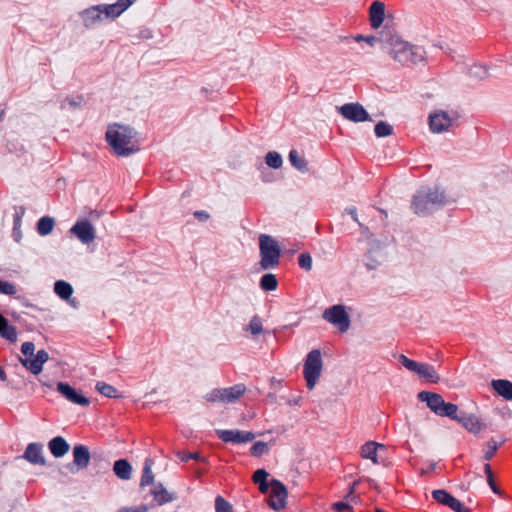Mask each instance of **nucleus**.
<instances>
[{
  "label": "nucleus",
  "mask_w": 512,
  "mask_h": 512,
  "mask_svg": "<svg viewBox=\"0 0 512 512\" xmlns=\"http://www.w3.org/2000/svg\"><path fill=\"white\" fill-rule=\"evenodd\" d=\"M448 202L443 191L438 188L422 187L417 191L412 200V209L418 215H428Z\"/></svg>",
  "instance_id": "f257e3e1"
},
{
  "label": "nucleus",
  "mask_w": 512,
  "mask_h": 512,
  "mask_svg": "<svg viewBox=\"0 0 512 512\" xmlns=\"http://www.w3.org/2000/svg\"><path fill=\"white\" fill-rule=\"evenodd\" d=\"M133 137L131 128L118 124L108 126L105 134L108 145L118 156H128L135 151L132 144Z\"/></svg>",
  "instance_id": "f03ea898"
},
{
  "label": "nucleus",
  "mask_w": 512,
  "mask_h": 512,
  "mask_svg": "<svg viewBox=\"0 0 512 512\" xmlns=\"http://www.w3.org/2000/svg\"><path fill=\"white\" fill-rule=\"evenodd\" d=\"M390 56L402 65L416 64L424 59V50L399 38L390 40Z\"/></svg>",
  "instance_id": "7ed1b4c3"
},
{
  "label": "nucleus",
  "mask_w": 512,
  "mask_h": 512,
  "mask_svg": "<svg viewBox=\"0 0 512 512\" xmlns=\"http://www.w3.org/2000/svg\"><path fill=\"white\" fill-rule=\"evenodd\" d=\"M418 400L425 402L427 407L437 416L457 418L458 406L445 402L444 398L434 392L421 391L418 393Z\"/></svg>",
  "instance_id": "20e7f679"
},
{
  "label": "nucleus",
  "mask_w": 512,
  "mask_h": 512,
  "mask_svg": "<svg viewBox=\"0 0 512 512\" xmlns=\"http://www.w3.org/2000/svg\"><path fill=\"white\" fill-rule=\"evenodd\" d=\"M260 265L264 270L278 266L281 250L277 241L270 235L261 234L259 237Z\"/></svg>",
  "instance_id": "39448f33"
},
{
  "label": "nucleus",
  "mask_w": 512,
  "mask_h": 512,
  "mask_svg": "<svg viewBox=\"0 0 512 512\" xmlns=\"http://www.w3.org/2000/svg\"><path fill=\"white\" fill-rule=\"evenodd\" d=\"M323 367L322 354L319 349L311 350L305 359L303 375L307 388L312 390L318 382Z\"/></svg>",
  "instance_id": "423d86ee"
},
{
  "label": "nucleus",
  "mask_w": 512,
  "mask_h": 512,
  "mask_svg": "<svg viewBox=\"0 0 512 512\" xmlns=\"http://www.w3.org/2000/svg\"><path fill=\"white\" fill-rule=\"evenodd\" d=\"M246 392L244 384H236L228 388H215L205 395L207 402L234 403Z\"/></svg>",
  "instance_id": "0eeeda50"
},
{
  "label": "nucleus",
  "mask_w": 512,
  "mask_h": 512,
  "mask_svg": "<svg viewBox=\"0 0 512 512\" xmlns=\"http://www.w3.org/2000/svg\"><path fill=\"white\" fill-rule=\"evenodd\" d=\"M322 317L325 321L337 327L340 332H346L350 327V317L343 305H333L325 309Z\"/></svg>",
  "instance_id": "6e6552de"
},
{
  "label": "nucleus",
  "mask_w": 512,
  "mask_h": 512,
  "mask_svg": "<svg viewBox=\"0 0 512 512\" xmlns=\"http://www.w3.org/2000/svg\"><path fill=\"white\" fill-rule=\"evenodd\" d=\"M73 234L83 244H90L96 238V231L92 223L87 219L77 221L71 228Z\"/></svg>",
  "instance_id": "1a4fd4ad"
},
{
  "label": "nucleus",
  "mask_w": 512,
  "mask_h": 512,
  "mask_svg": "<svg viewBox=\"0 0 512 512\" xmlns=\"http://www.w3.org/2000/svg\"><path fill=\"white\" fill-rule=\"evenodd\" d=\"M287 494V489L284 484L279 480L273 479L270 482V494L268 499L269 506L274 510L284 508Z\"/></svg>",
  "instance_id": "9d476101"
},
{
  "label": "nucleus",
  "mask_w": 512,
  "mask_h": 512,
  "mask_svg": "<svg viewBox=\"0 0 512 512\" xmlns=\"http://www.w3.org/2000/svg\"><path fill=\"white\" fill-rule=\"evenodd\" d=\"M339 113L352 122L370 121L371 118L364 107L359 103H347L338 108Z\"/></svg>",
  "instance_id": "9b49d317"
},
{
  "label": "nucleus",
  "mask_w": 512,
  "mask_h": 512,
  "mask_svg": "<svg viewBox=\"0 0 512 512\" xmlns=\"http://www.w3.org/2000/svg\"><path fill=\"white\" fill-rule=\"evenodd\" d=\"M217 437L222 440L223 442H230L233 444H242L251 442L254 440L255 435L250 431H242L237 429H231V430H222L218 429L216 430Z\"/></svg>",
  "instance_id": "f8f14e48"
},
{
  "label": "nucleus",
  "mask_w": 512,
  "mask_h": 512,
  "mask_svg": "<svg viewBox=\"0 0 512 512\" xmlns=\"http://www.w3.org/2000/svg\"><path fill=\"white\" fill-rule=\"evenodd\" d=\"M384 452H386L385 445L377 443L375 441H368L365 444H363L360 448L361 457L364 459L371 460L373 464L376 465L384 463Z\"/></svg>",
  "instance_id": "ddd939ff"
},
{
  "label": "nucleus",
  "mask_w": 512,
  "mask_h": 512,
  "mask_svg": "<svg viewBox=\"0 0 512 512\" xmlns=\"http://www.w3.org/2000/svg\"><path fill=\"white\" fill-rule=\"evenodd\" d=\"M432 497L439 504L449 507L455 512H472L470 508L462 504L458 499L448 493L446 490L437 489L432 492Z\"/></svg>",
  "instance_id": "4468645a"
},
{
  "label": "nucleus",
  "mask_w": 512,
  "mask_h": 512,
  "mask_svg": "<svg viewBox=\"0 0 512 512\" xmlns=\"http://www.w3.org/2000/svg\"><path fill=\"white\" fill-rule=\"evenodd\" d=\"M56 389L66 400L73 404L83 407H86L90 404V401L87 397L79 393L66 382H58Z\"/></svg>",
  "instance_id": "2eb2a0df"
},
{
  "label": "nucleus",
  "mask_w": 512,
  "mask_h": 512,
  "mask_svg": "<svg viewBox=\"0 0 512 512\" xmlns=\"http://www.w3.org/2000/svg\"><path fill=\"white\" fill-rule=\"evenodd\" d=\"M136 0H117L113 4H100L104 20H113L126 11Z\"/></svg>",
  "instance_id": "dca6fc26"
},
{
  "label": "nucleus",
  "mask_w": 512,
  "mask_h": 512,
  "mask_svg": "<svg viewBox=\"0 0 512 512\" xmlns=\"http://www.w3.org/2000/svg\"><path fill=\"white\" fill-rule=\"evenodd\" d=\"M48 359V353L44 349H41L37 351L36 355H33L30 358H20V362L32 374L38 375L42 371L43 365L48 361Z\"/></svg>",
  "instance_id": "f3484780"
},
{
  "label": "nucleus",
  "mask_w": 512,
  "mask_h": 512,
  "mask_svg": "<svg viewBox=\"0 0 512 512\" xmlns=\"http://www.w3.org/2000/svg\"><path fill=\"white\" fill-rule=\"evenodd\" d=\"M452 125V119L447 112L438 111L429 116V126L433 133H442Z\"/></svg>",
  "instance_id": "a211bd4d"
},
{
  "label": "nucleus",
  "mask_w": 512,
  "mask_h": 512,
  "mask_svg": "<svg viewBox=\"0 0 512 512\" xmlns=\"http://www.w3.org/2000/svg\"><path fill=\"white\" fill-rule=\"evenodd\" d=\"M362 479L354 481L349 489V492L344 497L343 501L335 502L332 507L337 512H346L352 510V505L357 504L359 501V496L356 495V487L361 483Z\"/></svg>",
  "instance_id": "6ab92c4d"
},
{
  "label": "nucleus",
  "mask_w": 512,
  "mask_h": 512,
  "mask_svg": "<svg viewBox=\"0 0 512 512\" xmlns=\"http://www.w3.org/2000/svg\"><path fill=\"white\" fill-rule=\"evenodd\" d=\"M22 458L33 465L44 466L46 464V460L43 455V445L37 442L27 445Z\"/></svg>",
  "instance_id": "aec40b11"
},
{
  "label": "nucleus",
  "mask_w": 512,
  "mask_h": 512,
  "mask_svg": "<svg viewBox=\"0 0 512 512\" xmlns=\"http://www.w3.org/2000/svg\"><path fill=\"white\" fill-rule=\"evenodd\" d=\"M81 20L86 28H91L104 21L101 5H94L80 12Z\"/></svg>",
  "instance_id": "412c9836"
},
{
  "label": "nucleus",
  "mask_w": 512,
  "mask_h": 512,
  "mask_svg": "<svg viewBox=\"0 0 512 512\" xmlns=\"http://www.w3.org/2000/svg\"><path fill=\"white\" fill-rule=\"evenodd\" d=\"M385 4L381 1H374L369 8L370 25L374 29H378L384 21Z\"/></svg>",
  "instance_id": "4be33fe9"
},
{
  "label": "nucleus",
  "mask_w": 512,
  "mask_h": 512,
  "mask_svg": "<svg viewBox=\"0 0 512 512\" xmlns=\"http://www.w3.org/2000/svg\"><path fill=\"white\" fill-rule=\"evenodd\" d=\"M89 449L82 445H75L73 448V463L77 466L78 470H83L88 467L90 463Z\"/></svg>",
  "instance_id": "5701e85b"
},
{
  "label": "nucleus",
  "mask_w": 512,
  "mask_h": 512,
  "mask_svg": "<svg viewBox=\"0 0 512 512\" xmlns=\"http://www.w3.org/2000/svg\"><path fill=\"white\" fill-rule=\"evenodd\" d=\"M458 421L467 431L471 433H478L481 430V423L479 419L473 414L457 413V418H451Z\"/></svg>",
  "instance_id": "b1692460"
},
{
  "label": "nucleus",
  "mask_w": 512,
  "mask_h": 512,
  "mask_svg": "<svg viewBox=\"0 0 512 512\" xmlns=\"http://www.w3.org/2000/svg\"><path fill=\"white\" fill-rule=\"evenodd\" d=\"M151 494L158 505H164L176 499V495L168 492L162 483L154 485Z\"/></svg>",
  "instance_id": "393cba45"
},
{
  "label": "nucleus",
  "mask_w": 512,
  "mask_h": 512,
  "mask_svg": "<svg viewBox=\"0 0 512 512\" xmlns=\"http://www.w3.org/2000/svg\"><path fill=\"white\" fill-rule=\"evenodd\" d=\"M48 448L54 457L60 458L69 451L70 446L63 437L57 436L49 441Z\"/></svg>",
  "instance_id": "a878e982"
},
{
  "label": "nucleus",
  "mask_w": 512,
  "mask_h": 512,
  "mask_svg": "<svg viewBox=\"0 0 512 512\" xmlns=\"http://www.w3.org/2000/svg\"><path fill=\"white\" fill-rule=\"evenodd\" d=\"M493 389L504 399L512 400V382L509 380L498 379L492 381Z\"/></svg>",
  "instance_id": "bb28decb"
},
{
  "label": "nucleus",
  "mask_w": 512,
  "mask_h": 512,
  "mask_svg": "<svg viewBox=\"0 0 512 512\" xmlns=\"http://www.w3.org/2000/svg\"><path fill=\"white\" fill-rule=\"evenodd\" d=\"M113 471L116 476L122 480H129L131 478L132 467L125 459L115 461Z\"/></svg>",
  "instance_id": "cd10ccee"
},
{
  "label": "nucleus",
  "mask_w": 512,
  "mask_h": 512,
  "mask_svg": "<svg viewBox=\"0 0 512 512\" xmlns=\"http://www.w3.org/2000/svg\"><path fill=\"white\" fill-rule=\"evenodd\" d=\"M0 336L11 342L17 340L16 328L9 324L8 320L2 314H0Z\"/></svg>",
  "instance_id": "c85d7f7f"
},
{
  "label": "nucleus",
  "mask_w": 512,
  "mask_h": 512,
  "mask_svg": "<svg viewBox=\"0 0 512 512\" xmlns=\"http://www.w3.org/2000/svg\"><path fill=\"white\" fill-rule=\"evenodd\" d=\"M417 375L426 379L430 383H438L440 377L434 367L427 363H421Z\"/></svg>",
  "instance_id": "c756f323"
},
{
  "label": "nucleus",
  "mask_w": 512,
  "mask_h": 512,
  "mask_svg": "<svg viewBox=\"0 0 512 512\" xmlns=\"http://www.w3.org/2000/svg\"><path fill=\"white\" fill-rule=\"evenodd\" d=\"M54 292L61 299L69 300L72 296L73 288L68 282L58 280L54 283Z\"/></svg>",
  "instance_id": "7c9ffc66"
},
{
  "label": "nucleus",
  "mask_w": 512,
  "mask_h": 512,
  "mask_svg": "<svg viewBox=\"0 0 512 512\" xmlns=\"http://www.w3.org/2000/svg\"><path fill=\"white\" fill-rule=\"evenodd\" d=\"M55 221L52 217L43 216L37 222V232L41 236L50 234L54 228Z\"/></svg>",
  "instance_id": "2f4dec72"
},
{
  "label": "nucleus",
  "mask_w": 512,
  "mask_h": 512,
  "mask_svg": "<svg viewBox=\"0 0 512 512\" xmlns=\"http://www.w3.org/2000/svg\"><path fill=\"white\" fill-rule=\"evenodd\" d=\"M259 285L263 291H274L278 287V281L274 274L267 273L261 277Z\"/></svg>",
  "instance_id": "473e14b6"
},
{
  "label": "nucleus",
  "mask_w": 512,
  "mask_h": 512,
  "mask_svg": "<svg viewBox=\"0 0 512 512\" xmlns=\"http://www.w3.org/2000/svg\"><path fill=\"white\" fill-rule=\"evenodd\" d=\"M289 161L291 165L299 171L307 170V162L303 156H301L297 150H291L289 153Z\"/></svg>",
  "instance_id": "72a5a7b5"
},
{
  "label": "nucleus",
  "mask_w": 512,
  "mask_h": 512,
  "mask_svg": "<svg viewBox=\"0 0 512 512\" xmlns=\"http://www.w3.org/2000/svg\"><path fill=\"white\" fill-rule=\"evenodd\" d=\"M95 388L101 395H103L105 397H108V398H117L118 397L117 389L114 386L107 384L103 381L97 382Z\"/></svg>",
  "instance_id": "f704fd0d"
},
{
  "label": "nucleus",
  "mask_w": 512,
  "mask_h": 512,
  "mask_svg": "<svg viewBox=\"0 0 512 512\" xmlns=\"http://www.w3.org/2000/svg\"><path fill=\"white\" fill-rule=\"evenodd\" d=\"M244 330L249 331L253 336L261 334L263 332V324L261 318L258 315H254Z\"/></svg>",
  "instance_id": "c9c22d12"
},
{
  "label": "nucleus",
  "mask_w": 512,
  "mask_h": 512,
  "mask_svg": "<svg viewBox=\"0 0 512 512\" xmlns=\"http://www.w3.org/2000/svg\"><path fill=\"white\" fill-rule=\"evenodd\" d=\"M154 481V475L151 470V463L150 460L145 461V466L143 468V472L141 475L140 485L141 486H148L151 485Z\"/></svg>",
  "instance_id": "e433bc0d"
},
{
  "label": "nucleus",
  "mask_w": 512,
  "mask_h": 512,
  "mask_svg": "<svg viewBox=\"0 0 512 512\" xmlns=\"http://www.w3.org/2000/svg\"><path fill=\"white\" fill-rule=\"evenodd\" d=\"M265 162L269 167L278 169L282 166L283 160L278 152L270 151L266 154Z\"/></svg>",
  "instance_id": "4c0bfd02"
},
{
  "label": "nucleus",
  "mask_w": 512,
  "mask_h": 512,
  "mask_svg": "<svg viewBox=\"0 0 512 512\" xmlns=\"http://www.w3.org/2000/svg\"><path fill=\"white\" fill-rule=\"evenodd\" d=\"M374 132L377 137H387L393 133V128L388 123L380 121L375 125Z\"/></svg>",
  "instance_id": "58836bf2"
},
{
  "label": "nucleus",
  "mask_w": 512,
  "mask_h": 512,
  "mask_svg": "<svg viewBox=\"0 0 512 512\" xmlns=\"http://www.w3.org/2000/svg\"><path fill=\"white\" fill-rule=\"evenodd\" d=\"M398 361L400 362V364L402 366H404L407 370L411 371V372H414L417 374L418 372V369L420 367V364L419 362L417 361H414L412 359H409L408 357H406L405 355L401 354L398 358Z\"/></svg>",
  "instance_id": "ea45409f"
},
{
  "label": "nucleus",
  "mask_w": 512,
  "mask_h": 512,
  "mask_svg": "<svg viewBox=\"0 0 512 512\" xmlns=\"http://www.w3.org/2000/svg\"><path fill=\"white\" fill-rule=\"evenodd\" d=\"M498 448H499V445L497 444V442L494 439H491L490 441H488L486 444L485 450H484V455H483L484 460L490 461L493 458V456L495 455V453L497 452Z\"/></svg>",
  "instance_id": "a19ab883"
},
{
  "label": "nucleus",
  "mask_w": 512,
  "mask_h": 512,
  "mask_svg": "<svg viewBox=\"0 0 512 512\" xmlns=\"http://www.w3.org/2000/svg\"><path fill=\"white\" fill-rule=\"evenodd\" d=\"M215 511L216 512H232V505L225 500L222 496H217L215 499Z\"/></svg>",
  "instance_id": "79ce46f5"
},
{
  "label": "nucleus",
  "mask_w": 512,
  "mask_h": 512,
  "mask_svg": "<svg viewBox=\"0 0 512 512\" xmlns=\"http://www.w3.org/2000/svg\"><path fill=\"white\" fill-rule=\"evenodd\" d=\"M17 293L15 284L0 279V294L13 296Z\"/></svg>",
  "instance_id": "37998d69"
},
{
  "label": "nucleus",
  "mask_w": 512,
  "mask_h": 512,
  "mask_svg": "<svg viewBox=\"0 0 512 512\" xmlns=\"http://www.w3.org/2000/svg\"><path fill=\"white\" fill-rule=\"evenodd\" d=\"M250 452L253 456L260 457L268 452V445L265 442L258 441L252 445Z\"/></svg>",
  "instance_id": "c03bdc74"
},
{
  "label": "nucleus",
  "mask_w": 512,
  "mask_h": 512,
  "mask_svg": "<svg viewBox=\"0 0 512 512\" xmlns=\"http://www.w3.org/2000/svg\"><path fill=\"white\" fill-rule=\"evenodd\" d=\"M298 265L300 268L310 271L312 269V257L309 253H301L298 257Z\"/></svg>",
  "instance_id": "a18cd8bd"
},
{
  "label": "nucleus",
  "mask_w": 512,
  "mask_h": 512,
  "mask_svg": "<svg viewBox=\"0 0 512 512\" xmlns=\"http://www.w3.org/2000/svg\"><path fill=\"white\" fill-rule=\"evenodd\" d=\"M469 73L471 76L482 79L487 75V69L483 65H474L470 68Z\"/></svg>",
  "instance_id": "49530a36"
},
{
  "label": "nucleus",
  "mask_w": 512,
  "mask_h": 512,
  "mask_svg": "<svg viewBox=\"0 0 512 512\" xmlns=\"http://www.w3.org/2000/svg\"><path fill=\"white\" fill-rule=\"evenodd\" d=\"M35 345L33 342H24L21 346V352L25 358H30L34 355Z\"/></svg>",
  "instance_id": "de8ad7c7"
},
{
  "label": "nucleus",
  "mask_w": 512,
  "mask_h": 512,
  "mask_svg": "<svg viewBox=\"0 0 512 512\" xmlns=\"http://www.w3.org/2000/svg\"><path fill=\"white\" fill-rule=\"evenodd\" d=\"M268 476H269V474L266 470L258 469L253 474V481L256 484H259V483L267 481Z\"/></svg>",
  "instance_id": "09e8293b"
},
{
  "label": "nucleus",
  "mask_w": 512,
  "mask_h": 512,
  "mask_svg": "<svg viewBox=\"0 0 512 512\" xmlns=\"http://www.w3.org/2000/svg\"><path fill=\"white\" fill-rule=\"evenodd\" d=\"M181 460L184 461V462H188L189 460L193 459V460H196V461H204L205 459L197 452H193V453H182L181 455Z\"/></svg>",
  "instance_id": "8fccbe9b"
},
{
  "label": "nucleus",
  "mask_w": 512,
  "mask_h": 512,
  "mask_svg": "<svg viewBox=\"0 0 512 512\" xmlns=\"http://www.w3.org/2000/svg\"><path fill=\"white\" fill-rule=\"evenodd\" d=\"M147 508L144 505H140L138 507H122L116 512H146Z\"/></svg>",
  "instance_id": "3c124183"
},
{
  "label": "nucleus",
  "mask_w": 512,
  "mask_h": 512,
  "mask_svg": "<svg viewBox=\"0 0 512 512\" xmlns=\"http://www.w3.org/2000/svg\"><path fill=\"white\" fill-rule=\"evenodd\" d=\"M355 40L357 42L359 41H363V42H366L368 43L369 45H374L375 41H376V38L374 36H368V37H365V36H362V35H357L355 37Z\"/></svg>",
  "instance_id": "603ef678"
},
{
  "label": "nucleus",
  "mask_w": 512,
  "mask_h": 512,
  "mask_svg": "<svg viewBox=\"0 0 512 512\" xmlns=\"http://www.w3.org/2000/svg\"><path fill=\"white\" fill-rule=\"evenodd\" d=\"M349 215H351L353 221H355L356 223H358L360 225V227H362V224L359 222L358 220V215H357V209L355 207H350V208H347L345 210Z\"/></svg>",
  "instance_id": "864d4df0"
},
{
  "label": "nucleus",
  "mask_w": 512,
  "mask_h": 512,
  "mask_svg": "<svg viewBox=\"0 0 512 512\" xmlns=\"http://www.w3.org/2000/svg\"><path fill=\"white\" fill-rule=\"evenodd\" d=\"M195 218H197L199 221H206L209 219V214L206 211L200 210L194 212Z\"/></svg>",
  "instance_id": "5fc2aeb1"
},
{
  "label": "nucleus",
  "mask_w": 512,
  "mask_h": 512,
  "mask_svg": "<svg viewBox=\"0 0 512 512\" xmlns=\"http://www.w3.org/2000/svg\"><path fill=\"white\" fill-rule=\"evenodd\" d=\"M66 104H68L69 106H71V107H74V108H75V107H78V106H79L80 102H77V101H75V100H73V99L66 98V99L62 102V104H61V108H62V109H64V108L66 107Z\"/></svg>",
  "instance_id": "6e6d98bb"
},
{
  "label": "nucleus",
  "mask_w": 512,
  "mask_h": 512,
  "mask_svg": "<svg viewBox=\"0 0 512 512\" xmlns=\"http://www.w3.org/2000/svg\"><path fill=\"white\" fill-rule=\"evenodd\" d=\"M487 482H488V485L490 486L491 490L495 493V494H499L500 491L499 489L497 488L495 482H494V479L493 477L491 478H487Z\"/></svg>",
  "instance_id": "4d7b16f0"
},
{
  "label": "nucleus",
  "mask_w": 512,
  "mask_h": 512,
  "mask_svg": "<svg viewBox=\"0 0 512 512\" xmlns=\"http://www.w3.org/2000/svg\"><path fill=\"white\" fill-rule=\"evenodd\" d=\"M258 485H259V491L261 493H264V494L268 493L269 488H270V484L267 481L259 483Z\"/></svg>",
  "instance_id": "13d9d810"
},
{
  "label": "nucleus",
  "mask_w": 512,
  "mask_h": 512,
  "mask_svg": "<svg viewBox=\"0 0 512 512\" xmlns=\"http://www.w3.org/2000/svg\"><path fill=\"white\" fill-rule=\"evenodd\" d=\"M484 472L486 474V478H491L493 477V473H492V470H491V466L490 464L486 463L485 466H484Z\"/></svg>",
  "instance_id": "bf43d9fd"
},
{
  "label": "nucleus",
  "mask_w": 512,
  "mask_h": 512,
  "mask_svg": "<svg viewBox=\"0 0 512 512\" xmlns=\"http://www.w3.org/2000/svg\"><path fill=\"white\" fill-rule=\"evenodd\" d=\"M366 481L368 482L370 488L377 489V483L374 480L366 479Z\"/></svg>",
  "instance_id": "052dcab7"
},
{
  "label": "nucleus",
  "mask_w": 512,
  "mask_h": 512,
  "mask_svg": "<svg viewBox=\"0 0 512 512\" xmlns=\"http://www.w3.org/2000/svg\"><path fill=\"white\" fill-rule=\"evenodd\" d=\"M6 379V373L0 366V380L4 381Z\"/></svg>",
  "instance_id": "680f3d73"
},
{
  "label": "nucleus",
  "mask_w": 512,
  "mask_h": 512,
  "mask_svg": "<svg viewBox=\"0 0 512 512\" xmlns=\"http://www.w3.org/2000/svg\"><path fill=\"white\" fill-rule=\"evenodd\" d=\"M67 301H68V303H69L72 307H74V308H76V307H77V305H76V301H75V300H71V299H69V300H67Z\"/></svg>",
  "instance_id": "e2e57ef3"
},
{
  "label": "nucleus",
  "mask_w": 512,
  "mask_h": 512,
  "mask_svg": "<svg viewBox=\"0 0 512 512\" xmlns=\"http://www.w3.org/2000/svg\"><path fill=\"white\" fill-rule=\"evenodd\" d=\"M42 385L47 386L48 388H51L52 385L50 383L42 382Z\"/></svg>",
  "instance_id": "0e129e2a"
},
{
  "label": "nucleus",
  "mask_w": 512,
  "mask_h": 512,
  "mask_svg": "<svg viewBox=\"0 0 512 512\" xmlns=\"http://www.w3.org/2000/svg\"><path fill=\"white\" fill-rule=\"evenodd\" d=\"M3 116H4V111L2 110V111H0V122H1V121H2V119H3Z\"/></svg>",
  "instance_id": "69168bd1"
},
{
  "label": "nucleus",
  "mask_w": 512,
  "mask_h": 512,
  "mask_svg": "<svg viewBox=\"0 0 512 512\" xmlns=\"http://www.w3.org/2000/svg\"><path fill=\"white\" fill-rule=\"evenodd\" d=\"M367 267H368L369 269H374V268H375V266H372V265H369V264H367Z\"/></svg>",
  "instance_id": "338daca9"
}]
</instances>
